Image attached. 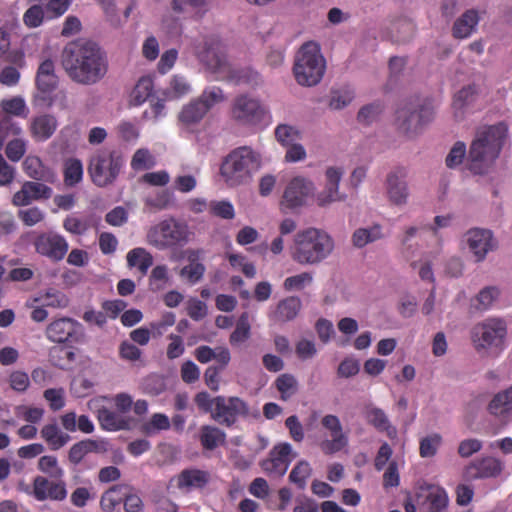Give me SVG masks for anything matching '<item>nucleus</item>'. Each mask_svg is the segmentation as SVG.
<instances>
[{
  "instance_id": "obj_1",
  "label": "nucleus",
  "mask_w": 512,
  "mask_h": 512,
  "mask_svg": "<svg viewBox=\"0 0 512 512\" xmlns=\"http://www.w3.org/2000/svg\"><path fill=\"white\" fill-rule=\"evenodd\" d=\"M60 63L67 77L82 86L99 83L109 68L105 51L96 42L87 39L68 42L61 51Z\"/></svg>"
},
{
  "instance_id": "obj_2",
  "label": "nucleus",
  "mask_w": 512,
  "mask_h": 512,
  "mask_svg": "<svg viewBox=\"0 0 512 512\" xmlns=\"http://www.w3.org/2000/svg\"><path fill=\"white\" fill-rule=\"evenodd\" d=\"M506 136L507 126L504 123L478 131L468 153L469 170L480 175L488 173L499 156Z\"/></svg>"
},
{
  "instance_id": "obj_3",
  "label": "nucleus",
  "mask_w": 512,
  "mask_h": 512,
  "mask_svg": "<svg viewBox=\"0 0 512 512\" xmlns=\"http://www.w3.org/2000/svg\"><path fill=\"white\" fill-rule=\"evenodd\" d=\"M334 248V239L326 231L308 228L295 235L291 257L302 265H318L333 253Z\"/></svg>"
},
{
  "instance_id": "obj_4",
  "label": "nucleus",
  "mask_w": 512,
  "mask_h": 512,
  "mask_svg": "<svg viewBox=\"0 0 512 512\" xmlns=\"http://www.w3.org/2000/svg\"><path fill=\"white\" fill-rule=\"evenodd\" d=\"M261 155L249 146L232 150L223 160L220 174L227 185L234 187L252 181L253 175L261 167Z\"/></svg>"
},
{
  "instance_id": "obj_5",
  "label": "nucleus",
  "mask_w": 512,
  "mask_h": 512,
  "mask_svg": "<svg viewBox=\"0 0 512 512\" xmlns=\"http://www.w3.org/2000/svg\"><path fill=\"white\" fill-rule=\"evenodd\" d=\"M325 68L320 46L313 41L305 42L295 56L293 72L296 81L302 86H314L321 81Z\"/></svg>"
},
{
  "instance_id": "obj_6",
  "label": "nucleus",
  "mask_w": 512,
  "mask_h": 512,
  "mask_svg": "<svg viewBox=\"0 0 512 512\" xmlns=\"http://www.w3.org/2000/svg\"><path fill=\"white\" fill-rule=\"evenodd\" d=\"M124 162V157L118 150H98L90 157L87 172L94 185L105 188L116 182Z\"/></svg>"
},
{
  "instance_id": "obj_7",
  "label": "nucleus",
  "mask_w": 512,
  "mask_h": 512,
  "mask_svg": "<svg viewBox=\"0 0 512 512\" xmlns=\"http://www.w3.org/2000/svg\"><path fill=\"white\" fill-rule=\"evenodd\" d=\"M394 125L400 135L412 138L428 125L434 116L433 109L420 100L406 102L396 110Z\"/></svg>"
},
{
  "instance_id": "obj_8",
  "label": "nucleus",
  "mask_w": 512,
  "mask_h": 512,
  "mask_svg": "<svg viewBox=\"0 0 512 512\" xmlns=\"http://www.w3.org/2000/svg\"><path fill=\"white\" fill-rule=\"evenodd\" d=\"M189 235L187 224L170 218L152 226L147 232L146 239L150 245L158 249H166L186 244L189 241Z\"/></svg>"
},
{
  "instance_id": "obj_9",
  "label": "nucleus",
  "mask_w": 512,
  "mask_h": 512,
  "mask_svg": "<svg viewBox=\"0 0 512 512\" xmlns=\"http://www.w3.org/2000/svg\"><path fill=\"white\" fill-rule=\"evenodd\" d=\"M46 336L55 343H83L86 339L83 325L69 317L52 321L46 328Z\"/></svg>"
},
{
  "instance_id": "obj_10",
  "label": "nucleus",
  "mask_w": 512,
  "mask_h": 512,
  "mask_svg": "<svg viewBox=\"0 0 512 512\" xmlns=\"http://www.w3.org/2000/svg\"><path fill=\"white\" fill-rule=\"evenodd\" d=\"M248 404L239 397H215V407L212 412V418L227 427H231L237 421L238 416H249Z\"/></svg>"
},
{
  "instance_id": "obj_11",
  "label": "nucleus",
  "mask_w": 512,
  "mask_h": 512,
  "mask_svg": "<svg viewBox=\"0 0 512 512\" xmlns=\"http://www.w3.org/2000/svg\"><path fill=\"white\" fill-rule=\"evenodd\" d=\"M316 187L312 180L303 176L294 177L287 185L282 205L290 210L306 206L309 198L315 196Z\"/></svg>"
},
{
  "instance_id": "obj_12",
  "label": "nucleus",
  "mask_w": 512,
  "mask_h": 512,
  "mask_svg": "<svg viewBox=\"0 0 512 512\" xmlns=\"http://www.w3.org/2000/svg\"><path fill=\"white\" fill-rule=\"evenodd\" d=\"M265 109L258 99L248 95H240L233 101L231 117L241 125H255L261 122Z\"/></svg>"
},
{
  "instance_id": "obj_13",
  "label": "nucleus",
  "mask_w": 512,
  "mask_h": 512,
  "mask_svg": "<svg viewBox=\"0 0 512 512\" xmlns=\"http://www.w3.org/2000/svg\"><path fill=\"white\" fill-rule=\"evenodd\" d=\"M506 334V325L501 319H487L474 326L472 340L476 350L485 349L488 346H497Z\"/></svg>"
},
{
  "instance_id": "obj_14",
  "label": "nucleus",
  "mask_w": 512,
  "mask_h": 512,
  "mask_svg": "<svg viewBox=\"0 0 512 512\" xmlns=\"http://www.w3.org/2000/svg\"><path fill=\"white\" fill-rule=\"evenodd\" d=\"M463 242L473 254L475 262H483L489 252L497 249L493 232L484 228H471L463 235Z\"/></svg>"
},
{
  "instance_id": "obj_15",
  "label": "nucleus",
  "mask_w": 512,
  "mask_h": 512,
  "mask_svg": "<svg viewBox=\"0 0 512 512\" xmlns=\"http://www.w3.org/2000/svg\"><path fill=\"white\" fill-rule=\"evenodd\" d=\"M196 53L198 59L212 72L228 71L224 47L218 38H204L202 44L197 47Z\"/></svg>"
},
{
  "instance_id": "obj_16",
  "label": "nucleus",
  "mask_w": 512,
  "mask_h": 512,
  "mask_svg": "<svg viewBox=\"0 0 512 512\" xmlns=\"http://www.w3.org/2000/svg\"><path fill=\"white\" fill-rule=\"evenodd\" d=\"M34 246L37 253L55 262L62 260L69 248L65 238L53 232L38 235Z\"/></svg>"
},
{
  "instance_id": "obj_17",
  "label": "nucleus",
  "mask_w": 512,
  "mask_h": 512,
  "mask_svg": "<svg viewBox=\"0 0 512 512\" xmlns=\"http://www.w3.org/2000/svg\"><path fill=\"white\" fill-rule=\"evenodd\" d=\"M407 171L404 167H397L390 171L386 177V190L389 201L397 206H405L408 202L409 189L406 182Z\"/></svg>"
},
{
  "instance_id": "obj_18",
  "label": "nucleus",
  "mask_w": 512,
  "mask_h": 512,
  "mask_svg": "<svg viewBox=\"0 0 512 512\" xmlns=\"http://www.w3.org/2000/svg\"><path fill=\"white\" fill-rule=\"evenodd\" d=\"M35 82L38 90V93L35 95V101L46 102L48 100V95L52 93L58 85L55 65L51 59H45L40 63L36 73Z\"/></svg>"
},
{
  "instance_id": "obj_19",
  "label": "nucleus",
  "mask_w": 512,
  "mask_h": 512,
  "mask_svg": "<svg viewBox=\"0 0 512 512\" xmlns=\"http://www.w3.org/2000/svg\"><path fill=\"white\" fill-rule=\"evenodd\" d=\"M322 426L330 431L331 439L321 443V448L326 454H333L343 449L347 443V436L343 433L342 425L336 415L328 414L321 420Z\"/></svg>"
},
{
  "instance_id": "obj_20",
  "label": "nucleus",
  "mask_w": 512,
  "mask_h": 512,
  "mask_svg": "<svg viewBox=\"0 0 512 512\" xmlns=\"http://www.w3.org/2000/svg\"><path fill=\"white\" fill-rule=\"evenodd\" d=\"M325 176V189L316 196V202L319 207H327L331 203L345 199V195L339 193V184L343 176V170L337 167H329L325 172Z\"/></svg>"
},
{
  "instance_id": "obj_21",
  "label": "nucleus",
  "mask_w": 512,
  "mask_h": 512,
  "mask_svg": "<svg viewBox=\"0 0 512 512\" xmlns=\"http://www.w3.org/2000/svg\"><path fill=\"white\" fill-rule=\"evenodd\" d=\"M52 196V189L39 181H26L12 197V204L17 207L27 206L33 200H47Z\"/></svg>"
},
{
  "instance_id": "obj_22",
  "label": "nucleus",
  "mask_w": 512,
  "mask_h": 512,
  "mask_svg": "<svg viewBox=\"0 0 512 512\" xmlns=\"http://www.w3.org/2000/svg\"><path fill=\"white\" fill-rule=\"evenodd\" d=\"M503 469L502 462L493 457H484L468 464L463 472L467 480L497 477Z\"/></svg>"
},
{
  "instance_id": "obj_23",
  "label": "nucleus",
  "mask_w": 512,
  "mask_h": 512,
  "mask_svg": "<svg viewBox=\"0 0 512 512\" xmlns=\"http://www.w3.org/2000/svg\"><path fill=\"white\" fill-rule=\"evenodd\" d=\"M33 495L38 501L47 499L62 501L67 496V490L63 481L53 482L45 477L37 476L33 481Z\"/></svg>"
},
{
  "instance_id": "obj_24",
  "label": "nucleus",
  "mask_w": 512,
  "mask_h": 512,
  "mask_svg": "<svg viewBox=\"0 0 512 512\" xmlns=\"http://www.w3.org/2000/svg\"><path fill=\"white\" fill-rule=\"evenodd\" d=\"M271 459L264 462L263 466L268 471H273L283 476L290 462L297 457V453H293L292 446L289 443H281L276 445L271 451Z\"/></svg>"
},
{
  "instance_id": "obj_25",
  "label": "nucleus",
  "mask_w": 512,
  "mask_h": 512,
  "mask_svg": "<svg viewBox=\"0 0 512 512\" xmlns=\"http://www.w3.org/2000/svg\"><path fill=\"white\" fill-rule=\"evenodd\" d=\"M301 308V299L297 296H289L278 302L269 317L275 323H286L294 320Z\"/></svg>"
},
{
  "instance_id": "obj_26",
  "label": "nucleus",
  "mask_w": 512,
  "mask_h": 512,
  "mask_svg": "<svg viewBox=\"0 0 512 512\" xmlns=\"http://www.w3.org/2000/svg\"><path fill=\"white\" fill-rule=\"evenodd\" d=\"M107 451V442L93 439H85L75 443L69 450L68 459L78 465L84 457L91 453H105Z\"/></svg>"
},
{
  "instance_id": "obj_27",
  "label": "nucleus",
  "mask_w": 512,
  "mask_h": 512,
  "mask_svg": "<svg viewBox=\"0 0 512 512\" xmlns=\"http://www.w3.org/2000/svg\"><path fill=\"white\" fill-rule=\"evenodd\" d=\"M97 419L102 429L107 431L129 430L130 420L120 415L116 411H112L105 406L97 409Z\"/></svg>"
},
{
  "instance_id": "obj_28",
  "label": "nucleus",
  "mask_w": 512,
  "mask_h": 512,
  "mask_svg": "<svg viewBox=\"0 0 512 512\" xmlns=\"http://www.w3.org/2000/svg\"><path fill=\"white\" fill-rule=\"evenodd\" d=\"M195 357L200 363H208L216 360L221 366H228L231 360V354L228 348L219 346L211 348L207 345H201L195 349Z\"/></svg>"
},
{
  "instance_id": "obj_29",
  "label": "nucleus",
  "mask_w": 512,
  "mask_h": 512,
  "mask_svg": "<svg viewBox=\"0 0 512 512\" xmlns=\"http://www.w3.org/2000/svg\"><path fill=\"white\" fill-rule=\"evenodd\" d=\"M488 410L492 415L504 419L512 415V385L493 397L488 405Z\"/></svg>"
},
{
  "instance_id": "obj_30",
  "label": "nucleus",
  "mask_w": 512,
  "mask_h": 512,
  "mask_svg": "<svg viewBox=\"0 0 512 512\" xmlns=\"http://www.w3.org/2000/svg\"><path fill=\"white\" fill-rule=\"evenodd\" d=\"M56 128L57 120L50 114L37 116L31 123L32 135L40 141L50 138L54 134Z\"/></svg>"
},
{
  "instance_id": "obj_31",
  "label": "nucleus",
  "mask_w": 512,
  "mask_h": 512,
  "mask_svg": "<svg viewBox=\"0 0 512 512\" xmlns=\"http://www.w3.org/2000/svg\"><path fill=\"white\" fill-rule=\"evenodd\" d=\"M132 488L127 484H117L103 493L100 499V507L105 512H111L117 505L124 501L127 491Z\"/></svg>"
},
{
  "instance_id": "obj_32",
  "label": "nucleus",
  "mask_w": 512,
  "mask_h": 512,
  "mask_svg": "<svg viewBox=\"0 0 512 512\" xmlns=\"http://www.w3.org/2000/svg\"><path fill=\"white\" fill-rule=\"evenodd\" d=\"M478 12L474 9L467 10L453 25V36L455 38L468 37L479 23Z\"/></svg>"
},
{
  "instance_id": "obj_33",
  "label": "nucleus",
  "mask_w": 512,
  "mask_h": 512,
  "mask_svg": "<svg viewBox=\"0 0 512 512\" xmlns=\"http://www.w3.org/2000/svg\"><path fill=\"white\" fill-rule=\"evenodd\" d=\"M383 238L382 228L379 224H375L368 228H358L352 234V244L354 247L361 249L369 243H373Z\"/></svg>"
},
{
  "instance_id": "obj_34",
  "label": "nucleus",
  "mask_w": 512,
  "mask_h": 512,
  "mask_svg": "<svg viewBox=\"0 0 512 512\" xmlns=\"http://www.w3.org/2000/svg\"><path fill=\"white\" fill-rule=\"evenodd\" d=\"M210 480V475L206 471L199 469H185L178 477V486L203 488Z\"/></svg>"
},
{
  "instance_id": "obj_35",
  "label": "nucleus",
  "mask_w": 512,
  "mask_h": 512,
  "mask_svg": "<svg viewBox=\"0 0 512 512\" xmlns=\"http://www.w3.org/2000/svg\"><path fill=\"white\" fill-rule=\"evenodd\" d=\"M384 110V103L380 100H376L362 106L357 113L356 119L359 124L363 126H370L380 120Z\"/></svg>"
},
{
  "instance_id": "obj_36",
  "label": "nucleus",
  "mask_w": 512,
  "mask_h": 512,
  "mask_svg": "<svg viewBox=\"0 0 512 512\" xmlns=\"http://www.w3.org/2000/svg\"><path fill=\"white\" fill-rule=\"evenodd\" d=\"M76 360L75 352L64 346H53L49 350V361L57 368L68 370Z\"/></svg>"
},
{
  "instance_id": "obj_37",
  "label": "nucleus",
  "mask_w": 512,
  "mask_h": 512,
  "mask_svg": "<svg viewBox=\"0 0 512 512\" xmlns=\"http://www.w3.org/2000/svg\"><path fill=\"white\" fill-rule=\"evenodd\" d=\"M208 112V105L199 99L184 106L179 114V120L187 125L198 123Z\"/></svg>"
},
{
  "instance_id": "obj_38",
  "label": "nucleus",
  "mask_w": 512,
  "mask_h": 512,
  "mask_svg": "<svg viewBox=\"0 0 512 512\" xmlns=\"http://www.w3.org/2000/svg\"><path fill=\"white\" fill-rule=\"evenodd\" d=\"M226 434L215 426L204 425L201 427L200 441L207 450H214L225 442Z\"/></svg>"
},
{
  "instance_id": "obj_39",
  "label": "nucleus",
  "mask_w": 512,
  "mask_h": 512,
  "mask_svg": "<svg viewBox=\"0 0 512 512\" xmlns=\"http://www.w3.org/2000/svg\"><path fill=\"white\" fill-rule=\"evenodd\" d=\"M127 263L130 267H138L142 274H146L153 264V256L144 248H134L127 254Z\"/></svg>"
},
{
  "instance_id": "obj_40",
  "label": "nucleus",
  "mask_w": 512,
  "mask_h": 512,
  "mask_svg": "<svg viewBox=\"0 0 512 512\" xmlns=\"http://www.w3.org/2000/svg\"><path fill=\"white\" fill-rule=\"evenodd\" d=\"M41 436L53 450L60 449L70 440V436L62 433L55 423L45 425L41 430Z\"/></svg>"
},
{
  "instance_id": "obj_41",
  "label": "nucleus",
  "mask_w": 512,
  "mask_h": 512,
  "mask_svg": "<svg viewBox=\"0 0 512 512\" xmlns=\"http://www.w3.org/2000/svg\"><path fill=\"white\" fill-rule=\"evenodd\" d=\"M428 512H446L448 497L446 492L439 488L430 486L426 495Z\"/></svg>"
},
{
  "instance_id": "obj_42",
  "label": "nucleus",
  "mask_w": 512,
  "mask_h": 512,
  "mask_svg": "<svg viewBox=\"0 0 512 512\" xmlns=\"http://www.w3.org/2000/svg\"><path fill=\"white\" fill-rule=\"evenodd\" d=\"M366 417L368 423L373 425L376 429L380 431H387L389 436H391L392 433L396 434L395 428L390 425L389 419L382 409L371 407L367 410Z\"/></svg>"
},
{
  "instance_id": "obj_43",
  "label": "nucleus",
  "mask_w": 512,
  "mask_h": 512,
  "mask_svg": "<svg viewBox=\"0 0 512 512\" xmlns=\"http://www.w3.org/2000/svg\"><path fill=\"white\" fill-rule=\"evenodd\" d=\"M230 77L236 84H244L250 87H257L262 83L260 74L252 68H242L230 71Z\"/></svg>"
},
{
  "instance_id": "obj_44",
  "label": "nucleus",
  "mask_w": 512,
  "mask_h": 512,
  "mask_svg": "<svg viewBox=\"0 0 512 512\" xmlns=\"http://www.w3.org/2000/svg\"><path fill=\"white\" fill-rule=\"evenodd\" d=\"M414 25L411 21L400 19L391 26V36L397 43H406L411 40L414 34Z\"/></svg>"
},
{
  "instance_id": "obj_45",
  "label": "nucleus",
  "mask_w": 512,
  "mask_h": 512,
  "mask_svg": "<svg viewBox=\"0 0 512 512\" xmlns=\"http://www.w3.org/2000/svg\"><path fill=\"white\" fill-rule=\"evenodd\" d=\"M251 326L249 323V314L244 312L240 315L235 330L231 333L229 342L231 345H238L250 338Z\"/></svg>"
},
{
  "instance_id": "obj_46",
  "label": "nucleus",
  "mask_w": 512,
  "mask_h": 512,
  "mask_svg": "<svg viewBox=\"0 0 512 512\" xmlns=\"http://www.w3.org/2000/svg\"><path fill=\"white\" fill-rule=\"evenodd\" d=\"M153 81L150 77H141L131 93V103L141 105L151 96Z\"/></svg>"
},
{
  "instance_id": "obj_47",
  "label": "nucleus",
  "mask_w": 512,
  "mask_h": 512,
  "mask_svg": "<svg viewBox=\"0 0 512 512\" xmlns=\"http://www.w3.org/2000/svg\"><path fill=\"white\" fill-rule=\"evenodd\" d=\"M275 386L281 394V399L286 401L296 394L298 382L292 374H281L275 381Z\"/></svg>"
},
{
  "instance_id": "obj_48",
  "label": "nucleus",
  "mask_w": 512,
  "mask_h": 512,
  "mask_svg": "<svg viewBox=\"0 0 512 512\" xmlns=\"http://www.w3.org/2000/svg\"><path fill=\"white\" fill-rule=\"evenodd\" d=\"M35 301H42L45 306L53 308H65L69 304L67 296L54 288L47 289Z\"/></svg>"
},
{
  "instance_id": "obj_49",
  "label": "nucleus",
  "mask_w": 512,
  "mask_h": 512,
  "mask_svg": "<svg viewBox=\"0 0 512 512\" xmlns=\"http://www.w3.org/2000/svg\"><path fill=\"white\" fill-rule=\"evenodd\" d=\"M275 137L281 145L287 147L298 142L301 139V134L294 126L280 124L275 129Z\"/></svg>"
},
{
  "instance_id": "obj_50",
  "label": "nucleus",
  "mask_w": 512,
  "mask_h": 512,
  "mask_svg": "<svg viewBox=\"0 0 512 512\" xmlns=\"http://www.w3.org/2000/svg\"><path fill=\"white\" fill-rule=\"evenodd\" d=\"M476 87L475 85H469L462 88L454 97L453 107L455 108V116L457 118L462 117V109L472 103L475 99Z\"/></svg>"
},
{
  "instance_id": "obj_51",
  "label": "nucleus",
  "mask_w": 512,
  "mask_h": 512,
  "mask_svg": "<svg viewBox=\"0 0 512 512\" xmlns=\"http://www.w3.org/2000/svg\"><path fill=\"white\" fill-rule=\"evenodd\" d=\"M83 175V166L79 159H69L65 164L64 181L68 186L79 183Z\"/></svg>"
},
{
  "instance_id": "obj_52",
  "label": "nucleus",
  "mask_w": 512,
  "mask_h": 512,
  "mask_svg": "<svg viewBox=\"0 0 512 512\" xmlns=\"http://www.w3.org/2000/svg\"><path fill=\"white\" fill-rule=\"evenodd\" d=\"M499 296V291L496 287L483 288L472 302V306L477 310H486Z\"/></svg>"
},
{
  "instance_id": "obj_53",
  "label": "nucleus",
  "mask_w": 512,
  "mask_h": 512,
  "mask_svg": "<svg viewBox=\"0 0 512 512\" xmlns=\"http://www.w3.org/2000/svg\"><path fill=\"white\" fill-rule=\"evenodd\" d=\"M23 167L26 174L37 181L47 180L46 171L38 157H27L23 162Z\"/></svg>"
},
{
  "instance_id": "obj_54",
  "label": "nucleus",
  "mask_w": 512,
  "mask_h": 512,
  "mask_svg": "<svg viewBox=\"0 0 512 512\" xmlns=\"http://www.w3.org/2000/svg\"><path fill=\"white\" fill-rule=\"evenodd\" d=\"M311 472L312 470L308 462L302 460L292 469L289 479L300 489H304L306 486V479L310 477Z\"/></svg>"
},
{
  "instance_id": "obj_55",
  "label": "nucleus",
  "mask_w": 512,
  "mask_h": 512,
  "mask_svg": "<svg viewBox=\"0 0 512 512\" xmlns=\"http://www.w3.org/2000/svg\"><path fill=\"white\" fill-rule=\"evenodd\" d=\"M442 441V437L438 433H434L432 435L424 437L420 441V448L419 452L421 457L429 458L433 457L438 450V447L440 446Z\"/></svg>"
},
{
  "instance_id": "obj_56",
  "label": "nucleus",
  "mask_w": 512,
  "mask_h": 512,
  "mask_svg": "<svg viewBox=\"0 0 512 512\" xmlns=\"http://www.w3.org/2000/svg\"><path fill=\"white\" fill-rule=\"evenodd\" d=\"M170 428V421L164 414L156 413L151 417L149 423L142 426V432L147 435H152L159 430H167Z\"/></svg>"
},
{
  "instance_id": "obj_57",
  "label": "nucleus",
  "mask_w": 512,
  "mask_h": 512,
  "mask_svg": "<svg viewBox=\"0 0 512 512\" xmlns=\"http://www.w3.org/2000/svg\"><path fill=\"white\" fill-rule=\"evenodd\" d=\"M354 98L351 91L336 90L331 92L329 107L333 110H341L348 106Z\"/></svg>"
},
{
  "instance_id": "obj_58",
  "label": "nucleus",
  "mask_w": 512,
  "mask_h": 512,
  "mask_svg": "<svg viewBox=\"0 0 512 512\" xmlns=\"http://www.w3.org/2000/svg\"><path fill=\"white\" fill-rule=\"evenodd\" d=\"M38 468L53 478H60L63 475V470L57 466L55 456H42L38 461Z\"/></svg>"
},
{
  "instance_id": "obj_59",
  "label": "nucleus",
  "mask_w": 512,
  "mask_h": 512,
  "mask_svg": "<svg viewBox=\"0 0 512 512\" xmlns=\"http://www.w3.org/2000/svg\"><path fill=\"white\" fill-rule=\"evenodd\" d=\"M205 266L202 263H191L180 270V276L186 278L191 284L200 281L205 273Z\"/></svg>"
},
{
  "instance_id": "obj_60",
  "label": "nucleus",
  "mask_w": 512,
  "mask_h": 512,
  "mask_svg": "<svg viewBox=\"0 0 512 512\" xmlns=\"http://www.w3.org/2000/svg\"><path fill=\"white\" fill-rule=\"evenodd\" d=\"M154 165V160L147 149H138L131 160V167L134 170L149 169Z\"/></svg>"
},
{
  "instance_id": "obj_61",
  "label": "nucleus",
  "mask_w": 512,
  "mask_h": 512,
  "mask_svg": "<svg viewBox=\"0 0 512 512\" xmlns=\"http://www.w3.org/2000/svg\"><path fill=\"white\" fill-rule=\"evenodd\" d=\"M26 152V143L24 140L16 138L8 142L5 154L9 160L18 162Z\"/></svg>"
},
{
  "instance_id": "obj_62",
  "label": "nucleus",
  "mask_w": 512,
  "mask_h": 512,
  "mask_svg": "<svg viewBox=\"0 0 512 512\" xmlns=\"http://www.w3.org/2000/svg\"><path fill=\"white\" fill-rule=\"evenodd\" d=\"M482 441L476 438H469L462 440L457 449V453L462 458H469L473 454L479 452L482 449Z\"/></svg>"
},
{
  "instance_id": "obj_63",
  "label": "nucleus",
  "mask_w": 512,
  "mask_h": 512,
  "mask_svg": "<svg viewBox=\"0 0 512 512\" xmlns=\"http://www.w3.org/2000/svg\"><path fill=\"white\" fill-rule=\"evenodd\" d=\"M227 366H221V363H217V365L209 366L204 373V381L205 384L212 390H219V374L226 368Z\"/></svg>"
},
{
  "instance_id": "obj_64",
  "label": "nucleus",
  "mask_w": 512,
  "mask_h": 512,
  "mask_svg": "<svg viewBox=\"0 0 512 512\" xmlns=\"http://www.w3.org/2000/svg\"><path fill=\"white\" fill-rule=\"evenodd\" d=\"M0 106L6 114H11L15 116L22 115L26 108L25 101L20 96H15L11 99L2 100Z\"/></svg>"
}]
</instances>
